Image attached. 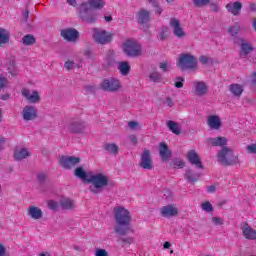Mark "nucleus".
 Returning <instances> with one entry per match:
<instances>
[{
  "label": "nucleus",
  "mask_w": 256,
  "mask_h": 256,
  "mask_svg": "<svg viewBox=\"0 0 256 256\" xmlns=\"http://www.w3.org/2000/svg\"><path fill=\"white\" fill-rule=\"evenodd\" d=\"M114 219L116 221L114 232L120 235V237H125L131 231V212L125 207H116L114 208Z\"/></svg>",
  "instance_id": "nucleus-1"
},
{
  "label": "nucleus",
  "mask_w": 256,
  "mask_h": 256,
  "mask_svg": "<svg viewBox=\"0 0 256 256\" xmlns=\"http://www.w3.org/2000/svg\"><path fill=\"white\" fill-rule=\"evenodd\" d=\"M217 161L220 165L224 167H231L233 165H238L239 155L235 154L233 149L228 146L221 148L217 153Z\"/></svg>",
  "instance_id": "nucleus-2"
},
{
  "label": "nucleus",
  "mask_w": 256,
  "mask_h": 256,
  "mask_svg": "<svg viewBox=\"0 0 256 256\" xmlns=\"http://www.w3.org/2000/svg\"><path fill=\"white\" fill-rule=\"evenodd\" d=\"M87 183L93 185L94 189H91V193L97 195L99 193L98 189H104L109 185V177L103 173H97L89 176Z\"/></svg>",
  "instance_id": "nucleus-3"
},
{
  "label": "nucleus",
  "mask_w": 256,
  "mask_h": 256,
  "mask_svg": "<svg viewBox=\"0 0 256 256\" xmlns=\"http://www.w3.org/2000/svg\"><path fill=\"white\" fill-rule=\"evenodd\" d=\"M197 58L195 56L189 54V53H184V54H179V58L177 61V67L181 69V71H185V69H189L190 71H194V69H197Z\"/></svg>",
  "instance_id": "nucleus-4"
},
{
  "label": "nucleus",
  "mask_w": 256,
  "mask_h": 256,
  "mask_svg": "<svg viewBox=\"0 0 256 256\" xmlns=\"http://www.w3.org/2000/svg\"><path fill=\"white\" fill-rule=\"evenodd\" d=\"M123 49L124 53H126L128 57H140L143 53L141 44L136 40H126L123 45Z\"/></svg>",
  "instance_id": "nucleus-5"
},
{
  "label": "nucleus",
  "mask_w": 256,
  "mask_h": 256,
  "mask_svg": "<svg viewBox=\"0 0 256 256\" xmlns=\"http://www.w3.org/2000/svg\"><path fill=\"white\" fill-rule=\"evenodd\" d=\"M79 17L84 23L88 24H93L95 21H97V13L89 9L88 3L81 4Z\"/></svg>",
  "instance_id": "nucleus-6"
},
{
  "label": "nucleus",
  "mask_w": 256,
  "mask_h": 256,
  "mask_svg": "<svg viewBox=\"0 0 256 256\" xmlns=\"http://www.w3.org/2000/svg\"><path fill=\"white\" fill-rule=\"evenodd\" d=\"M59 163L62 169L71 171V169H75V167L81 163V158L74 156H60Z\"/></svg>",
  "instance_id": "nucleus-7"
},
{
  "label": "nucleus",
  "mask_w": 256,
  "mask_h": 256,
  "mask_svg": "<svg viewBox=\"0 0 256 256\" xmlns=\"http://www.w3.org/2000/svg\"><path fill=\"white\" fill-rule=\"evenodd\" d=\"M93 39L96 41V43H99L100 45H107V43H111L113 41V34L101 30V29H94Z\"/></svg>",
  "instance_id": "nucleus-8"
},
{
  "label": "nucleus",
  "mask_w": 256,
  "mask_h": 256,
  "mask_svg": "<svg viewBox=\"0 0 256 256\" xmlns=\"http://www.w3.org/2000/svg\"><path fill=\"white\" fill-rule=\"evenodd\" d=\"M192 91L196 97H205L209 93V85L203 80H194L192 82Z\"/></svg>",
  "instance_id": "nucleus-9"
},
{
  "label": "nucleus",
  "mask_w": 256,
  "mask_h": 256,
  "mask_svg": "<svg viewBox=\"0 0 256 256\" xmlns=\"http://www.w3.org/2000/svg\"><path fill=\"white\" fill-rule=\"evenodd\" d=\"M100 88L103 91L115 93V91H119V89H121V83L119 82V80L114 78L105 79L104 81H102Z\"/></svg>",
  "instance_id": "nucleus-10"
},
{
  "label": "nucleus",
  "mask_w": 256,
  "mask_h": 256,
  "mask_svg": "<svg viewBox=\"0 0 256 256\" xmlns=\"http://www.w3.org/2000/svg\"><path fill=\"white\" fill-rule=\"evenodd\" d=\"M139 165L142 169H146L151 171L153 169V159L151 158V151L148 149H144L141 156Z\"/></svg>",
  "instance_id": "nucleus-11"
},
{
  "label": "nucleus",
  "mask_w": 256,
  "mask_h": 256,
  "mask_svg": "<svg viewBox=\"0 0 256 256\" xmlns=\"http://www.w3.org/2000/svg\"><path fill=\"white\" fill-rule=\"evenodd\" d=\"M86 127L87 125L85 124V121L81 119H74L69 123L68 131L70 133L81 134V133H85Z\"/></svg>",
  "instance_id": "nucleus-12"
},
{
  "label": "nucleus",
  "mask_w": 256,
  "mask_h": 256,
  "mask_svg": "<svg viewBox=\"0 0 256 256\" xmlns=\"http://www.w3.org/2000/svg\"><path fill=\"white\" fill-rule=\"evenodd\" d=\"M170 27L172 28V33L178 39H182L185 37V31L183 30V26H181V22L177 18H170Z\"/></svg>",
  "instance_id": "nucleus-13"
},
{
  "label": "nucleus",
  "mask_w": 256,
  "mask_h": 256,
  "mask_svg": "<svg viewBox=\"0 0 256 256\" xmlns=\"http://www.w3.org/2000/svg\"><path fill=\"white\" fill-rule=\"evenodd\" d=\"M160 215L161 217H165L166 219H169L171 217H175L179 215V209L175 204H169L166 206H162L160 208Z\"/></svg>",
  "instance_id": "nucleus-14"
},
{
  "label": "nucleus",
  "mask_w": 256,
  "mask_h": 256,
  "mask_svg": "<svg viewBox=\"0 0 256 256\" xmlns=\"http://www.w3.org/2000/svg\"><path fill=\"white\" fill-rule=\"evenodd\" d=\"M61 37L68 41L69 43H75L79 39V31L74 28H66L61 30Z\"/></svg>",
  "instance_id": "nucleus-15"
},
{
  "label": "nucleus",
  "mask_w": 256,
  "mask_h": 256,
  "mask_svg": "<svg viewBox=\"0 0 256 256\" xmlns=\"http://www.w3.org/2000/svg\"><path fill=\"white\" fill-rule=\"evenodd\" d=\"M22 117L24 121H35L38 117V111L35 106H25L22 110Z\"/></svg>",
  "instance_id": "nucleus-16"
},
{
  "label": "nucleus",
  "mask_w": 256,
  "mask_h": 256,
  "mask_svg": "<svg viewBox=\"0 0 256 256\" xmlns=\"http://www.w3.org/2000/svg\"><path fill=\"white\" fill-rule=\"evenodd\" d=\"M226 10L228 13H231L234 17H238V15H241V11L243 9V3L240 1H235V2H229L226 4Z\"/></svg>",
  "instance_id": "nucleus-17"
},
{
  "label": "nucleus",
  "mask_w": 256,
  "mask_h": 256,
  "mask_svg": "<svg viewBox=\"0 0 256 256\" xmlns=\"http://www.w3.org/2000/svg\"><path fill=\"white\" fill-rule=\"evenodd\" d=\"M22 95L25 97L29 103H39L41 101V96H39V92L37 90L29 91V89L23 88Z\"/></svg>",
  "instance_id": "nucleus-18"
},
{
  "label": "nucleus",
  "mask_w": 256,
  "mask_h": 256,
  "mask_svg": "<svg viewBox=\"0 0 256 256\" xmlns=\"http://www.w3.org/2000/svg\"><path fill=\"white\" fill-rule=\"evenodd\" d=\"M187 159L189 163H191V165H195L197 169H203V162H201V158L195 150L188 151Z\"/></svg>",
  "instance_id": "nucleus-19"
},
{
  "label": "nucleus",
  "mask_w": 256,
  "mask_h": 256,
  "mask_svg": "<svg viewBox=\"0 0 256 256\" xmlns=\"http://www.w3.org/2000/svg\"><path fill=\"white\" fill-rule=\"evenodd\" d=\"M26 215L31 219L39 220L43 218V210L37 206H29L26 210Z\"/></svg>",
  "instance_id": "nucleus-20"
},
{
  "label": "nucleus",
  "mask_w": 256,
  "mask_h": 256,
  "mask_svg": "<svg viewBox=\"0 0 256 256\" xmlns=\"http://www.w3.org/2000/svg\"><path fill=\"white\" fill-rule=\"evenodd\" d=\"M242 234L245 239H248L250 241H255L256 239V230L249 226V223L247 222H245L242 226Z\"/></svg>",
  "instance_id": "nucleus-21"
},
{
  "label": "nucleus",
  "mask_w": 256,
  "mask_h": 256,
  "mask_svg": "<svg viewBox=\"0 0 256 256\" xmlns=\"http://www.w3.org/2000/svg\"><path fill=\"white\" fill-rule=\"evenodd\" d=\"M159 155L162 161H169V159H171L172 152L167 143L161 142L159 144Z\"/></svg>",
  "instance_id": "nucleus-22"
},
{
  "label": "nucleus",
  "mask_w": 256,
  "mask_h": 256,
  "mask_svg": "<svg viewBox=\"0 0 256 256\" xmlns=\"http://www.w3.org/2000/svg\"><path fill=\"white\" fill-rule=\"evenodd\" d=\"M136 16L140 25H145V23L151 21V12L149 10L142 8L137 12Z\"/></svg>",
  "instance_id": "nucleus-23"
},
{
  "label": "nucleus",
  "mask_w": 256,
  "mask_h": 256,
  "mask_svg": "<svg viewBox=\"0 0 256 256\" xmlns=\"http://www.w3.org/2000/svg\"><path fill=\"white\" fill-rule=\"evenodd\" d=\"M227 138L223 136H218L214 138H208L209 145H212V147H227Z\"/></svg>",
  "instance_id": "nucleus-24"
},
{
  "label": "nucleus",
  "mask_w": 256,
  "mask_h": 256,
  "mask_svg": "<svg viewBox=\"0 0 256 256\" xmlns=\"http://www.w3.org/2000/svg\"><path fill=\"white\" fill-rule=\"evenodd\" d=\"M241 55H249L255 48L243 38H239Z\"/></svg>",
  "instance_id": "nucleus-25"
},
{
  "label": "nucleus",
  "mask_w": 256,
  "mask_h": 256,
  "mask_svg": "<svg viewBox=\"0 0 256 256\" xmlns=\"http://www.w3.org/2000/svg\"><path fill=\"white\" fill-rule=\"evenodd\" d=\"M207 125L210 129L219 130L221 129V118L217 115H211L207 119Z\"/></svg>",
  "instance_id": "nucleus-26"
},
{
  "label": "nucleus",
  "mask_w": 256,
  "mask_h": 256,
  "mask_svg": "<svg viewBox=\"0 0 256 256\" xmlns=\"http://www.w3.org/2000/svg\"><path fill=\"white\" fill-rule=\"evenodd\" d=\"M27 157H31V152H29L27 148H20L14 151L15 161H23V159H27Z\"/></svg>",
  "instance_id": "nucleus-27"
},
{
  "label": "nucleus",
  "mask_w": 256,
  "mask_h": 256,
  "mask_svg": "<svg viewBox=\"0 0 256 256\" xmlns=\"http://www.w3.org/2000/svg\"><path fill=\"white\" fill-rule=\"evenodd\" d=\"M185 177L189 183H197L201 179V173L193 172L190 168L186 169Z\"/></svg>",
  "instance_id": "nucleus-28"
},
{
  "label": "nucleus",
  "mask_w": 256,
  "mask_h": 256,
  "mask_svg": "<svg viewBox=\"0 0 256 256\" xmlns=\"http://www.w3.org/2000/svg\"><path fill=\"white\" fill-rule=\"evenodd\" d=\"M169 131H171L172 133H174V135H181V125H179V123L173 121V120H169L166 123Z\"/></svg>",
  "instance_id": "nucleus-29"
},
{
  "label": "nucleus",
  "mask_w": 256,
  "mask_h": 256,
  "mask_svg": "<svg viewBox=\"0 0 256 256\" xmlns=\"http://www.w3.org/2000/svg\"><path fill=\"white\" fill-rule=\"evenodd\" d=\"M229 91L234 95V97H241L243 95V85L241 84H231L229 86Z\"/></svg>",
  "instance_id": "nucleus-30"
},
{
  "label": "nucleus",
  "mask_w": 256,
  "mask_h": 256,
  "mask_svg": "<svg viewBox=\"0 0 256 256\" xmlns=\"http://www.w3.org/2000/svg\"><path fill=\"white\" fill-rule=\"evenodd\" d=\"M118 70L120 71L121 75L127 77L131 71V66L129 65V62L122 61L118 63Z\"/></svg>",
  "instance_id": "nucleus-31"
},
{
  "label": "nucleus",
  "mask_w": 256,
  "mask_h": 256,
  "mask_svg": "<svg viewBox=\"0 0 256 256\" xmlns=\"http://www.w3.org/2000/svg\"><path fill=\"white\" fill-rule=\"evenodd\" d=\"M75 177H78V179H82L84 183H87L89 181V176L87 175V172L83 169V167H77L74 170Z\"/></svg>",
  "instance_id": "nucleus-32"
},
{
  "label": "nucleus",
  "mask_w": 256,
  "mask_h": 256,
  "mask_svg": "<svg viewBox=\"0 0 256 256\" xmlns=\"http://www.w3.org/2000/svg\"><path fill=\"white\" fill-rule=\"evenodd\" d=\"M84 3H87L88 7H91L92 9H103L106 5L105 0H88V2Z\"/></svg>",
  "instance_id": "nucleus-33"
},
{
  "label": "nucleus",
  "mask_w": 256,
  "mask_h": 256,
  "mask_svg": "<svg viewBox=\"0 0 256 256\" xmlns=\"http://www.w3.org/2000/svg\"><path fill=\"white\" fill-rule=\"evenodd\" d=\"M60 206L62 209L71 210L75 208V202L69 198H65L60 201Z\"/></svg>",
  "instance_id": "nucleus-34"
},
{
  "label": "nucleus",
  "mask_w": 256,
  "mask_h": 256,
  "mask_svg": "<svg viewBox=\"0 0 256 256\" xmlns=\"http://www.w3.org/2000/svg\"><path fill=\"white\" fill-rule=\"evenodd\" d=\"M104 149L112 155H117V153H119V146H117L115 143H106L104 145Z\"/></svg>",
  "instance_id": "nucleus-35"
},
{
  "label": "nucleus",
  "mask_w": 256,
  "mask_h": 256,
  "mask_svg": "<svg viewBox=\"0 0 256 256\" xmlns=\"http://www.w3.org/2000/svg\"><path fill=\"white\" fill-rule=\"evenodd\" d=\"M5 43H9V31L0 28V47H3Z\"/></svg>",
  "instance_id": "nucleus-36"
},
{
  "label": "nucleus",
  "mask_w": 256,
  "mask_h": 256,
  "mask_svg": "<svg viewBox=\"0 0 256 256\" xmlns=\"http://www.w3.org/2000/svg\"><path fill=\"white\" fill-rule=\"evenodd\" d=\"M35 36L31 35V34H27L22 38V43L23 45L26 46H31V45H35Z\"/></svg>",
  "instance_id": "nucleus-37"
},
{
  "label": "nucleus",
  "mask_w": 256,
  "mask_h": 256,
  "mask_svg": "<svg viewBox=\"0 0 256 256\" xmlns=\"http://www.w3.org/2000/svg\"><path fill=\"white\" fill-rule=\"evenodd\" d=\"M240 29L241 26L239 25V23H235L233 26L229 27L228 33L229 35H231V37H237V35H239Z\"/></svg>",
  "instance_id": "nucleus-38"
},
{
  "label": "nucleus",
  "mask_w": 256,
  "mask_h": 256,
  "mask_svg": "<svg viewBox=\"0 0 256 256\" xmlns=\"http://www.w3.org/2000/svg\"><path fill=\"white\" fill-rule=\"evenodd\" d=\"M149 79L152 83H160L161 79H163V76L161 75V73L153 71L150 73Z\"/></svg>",
  "instance_id": "nucleus-39"
},
{
  "label": "nucleus",
  "mask_w": 256,
  "mask_h": 256,
  "mask_svg": "<svg viewBox=\"0 0 256 256\" xmlns=\"http://www.w3.org/2000/svg\"><path fill=\"white\" fill-rule=\"evenodd\" d=\"M160 41H165L169 37V28L164 27L159 32Z\"/></svg>",
  "instance_id": "nucleus-40"
},
{
  "label": "nucleus",
  "mask_w": 256,
  "mask_h": 256,
  "mask_svg": "<svg viewBox=\"0 0 256 256\" xmlns=\"http://www.w3.org/2000/svg\"><path fill=\"white\" fill-rule=\"evenodd\" d=\"M119 241H120L121 245L129 247V245H131L133 243V241H135V240L133 239V237H126V238L120 237Z\"/></svg>",
  "instance_id": "nucleus-41"
},
{
  "label": "nucleus",
  "mask_w": 256,
  "mask_h": 256,
  "mask_svg": "<svg viewBox=\"0 0 256 256\" xmlns=\"http://www.w3.org/2000/svg\"><path fill=\"white\" fill-rule=\"evenodd\" d=\"M201 207L203 211H206V213H211V211H213V205H211V202L209 201L202 203Z\"/></svg>",
  "instance_id": "nucleus-42"
},
{
  "label": "nucleus",
  "mask_w": 256,
  "mask_h": 256,
  "mask_svg": "<svg viewBox=\"0 0 256 256\" xmlns=\"http://www.w3.org/2000/svg\"><path fill=\"white\" fill-rule=\"evenodd\" d=\"M211 0H193L195 7H205L209 5Z\"/></svg>",
  "instance_id": "nucleus-43"
},
{
  "label": "nucleus",
  "mask_w": 256,
  "mask_h": 256,
  "mask_svg": "<svg viewBox=\"0 0 256 256\" xmlns=\"http://www.w3.org/2000/svg\"><path fill=\"white\" fill-rule=\"evenodd\" d=\"M184 83H185V78L177 77L174 83V87H176V89H181L183 88Z\"/></svg>",
  "instance_id": "nucleus-44"
},
{
  "label": "nucleus",
  "mask_w": 256,
  "mask_h": 256,
  "mask_svg": "<svg viewBox=\"0 0 256 256\" xmlns=\"http://www.w3.org/2000/svg\"><path fill=\"white\" fill-rule=\"evenodd\" d=\"M47 205L52 211H57V209H59V203L55 202V200H49Z\"/></svg>",
  "instance_id": "nucleus-45"
},
{
  "label": "nucleus",
  "mask_w": 256,
  "mask_h": 256,
  "mask_svg": "<svg viewBox=\"0 0 256 256\" xmlns=\"http://www.w3.org/2000/svg\"><path fill=\"white\" fill-rule=\"evenodd\" d=\"M173 167L174 169H183V167H185V162H183V160H174Z\"/></svg>",
  "instance_id": "nucleus-46"
},
{
  "label": "nucleus",
  "mask_w": 256,
  "mask_h": 256,
  "mask_svg": "<svg viewBox=\"0 0 256 256\" xmlns=\"http://www.w3.org/2000/svg\"><path fill=\"white\" fill-rule=\"evenodd\" d=\"M9 73L10 75H12V77H17V68L15 67V64H10L8 67Z\"/></svg>",
  "instance_id": "nucleus-47"
},
{
  "label": "nucleus",
  "mask_w": 256,
  "mask_h": 256,
  "mask_svg": "<svg viewBox=\"0 0 256 256\" xmlns=\"http://www.w3.org/2000/svg\"><path fill=\"white\" fill-rule=\"evenodd\" d=\"M73 65H75V62H73L72 60H67L64 63V67L65 69H67L68 71H71V69H73Z\"/></svg>",
  "instance_id": "nucleus-48"
},
{
  "label": "nucleus",
  "mask_w": 256,
  "mask_h": 256,
  "mask_svg": "<svg viewBox=\"0 0 256 256\" xmlns=\"http://www.w3.org/2000/svg\"><path fill=\"white\" fill-rule=\"evenodd\" d=\"M246 151L248 153H251V154H255L256 153V143L252 144V145H248L246 147Z\"/></svg>",
  "instance_id": "nucleus-49"
},
{
  "label": "nucleus",
  "mask_w": 256,
  "mask_h": 256,
  "mask_svg": "<svg viewBox=\"0 0 256 256\" xmlns=\"http://www.w3.org/2000/svg\"><path fill=\"white\" fill-rule=\"evenodd\" d=\"M106 63L109 67L115 63V58L112 55L106 57Z\"/></svg>",
  "instance_id": "nucleus-50"
},
{
  "label": "nucleus",
  "mask_w": 256,
  "mask_h": 256,
  "mask_svg": "<svg viewBox=\"0 0 256 256\" xmlns=\"http://www.w3.org/2000/svg\"><path fill=\"white\" fill-rule=\"evenodd\" d=\"M37 179H38L39 183H45V180L47 179V174L40 173V174H38Z\"/></svg>",
  "instance_id": "nucleus-51"
},
{
  "label": "nucleus",
  "mask_w": 256,
  "mask_h": 256,
  "mask_svg": "<svg viewBox=\"0 0 256 256\" xmlns=\"http://www.w3.org/2000/svg\"><path fill=\"white\" fill-rule=\"evenodd\" d=\"M96 256H109V253L105 249H98L96 250Z\"/></svg>",
  "instance_id": "nucleus-52"
},
{
  "label": "nucleus",
  "mask_w": 256,
  "mask_h": 256,
  "mask_svg": "<svg viewBox=\"0 0 256 256\" xmlns=\"http://www.w3.org/2000/svg\"><path fill=\"white\" fill-rule=\"evenodd\" d=\"M212 223L214 225H223V219L219 217H213L212 218Z\"/></svg>",
  "instance_id": "nucleus-53"
},
{
  "label": "nucleus",
  "mask_w": 256,
  "mask_h": 256,
  "mask_svg": "<svg viewBox=\"0 0 256 256\" xmlns=\"http://www.w3.org/2000/svg\"><path fill=\"white\" fill-rule=\"evenodd\" d=\"M129 129H137L139 127V122L137 121H129L128 122Z\"/></svg>",
  "instance_id": "nucleus-54"
},
{
  "label": "nucleus",
  "mask_w": 256,
  "mask_h": 256,
  "mask_svg": "<svg viewBox=\"0 0 256 256\" xmlns=\"http://www.w3.org/2000/svg\"><path fill=\"white\" fill-rule=\"evenodd\" d=\"M128 139L132 145H137V143L139 142V140L137 139V136L135 135L128 136Z\"/></svg>",
  "instance_id": "nucleus-55"
},
{
  "label": "nucleus",
  "mask_w": 256,
  "mask_h": 256,
  "mask_svg": "<svg viewBox=\"0 0 256 256\" xmlns=\"http://www.w3.org/2000/svg\"><path fill=\"white\" fill-rule=\"evenodd\" d=\"M199 61L202 65H207L209 63V57L202 55L199 57Z\"/></svg>",
  "instance_id": "nucleus-56"
},
{
  "label": "nucleus",
  "mask_w": 256,
  "mask_h": 256,
  "mask_svg": "<svg viewBox=\"0 0 256 256\" xmlns=\"http://www.w3.org/2000/svg\"><path fill=\"white\" fill-rule=\"evenodd\" d=\"M159 68L163 71V73H167L169 69L167 68V62H161L159 64Z\"/></svg>",
  "instance_id": "nucleus-57"
},
{
  "label": "nucleus",
  "mask_w": 256,
  "mask_h": 256,
  "mask_svg": "<svg viewBox=\"0 0 256 256\" xmlns=\"http://www.w3.org/2000/svg\"><path fill=\"white\" fill-rule=\"evenodd\" d=\"M7 255V248H5V245L0 242V256H5Z\"/></svg>",
  "instance_id": "nucleus-58"
},
{
  "label": "nucleus",
  "mask_w": 256,
  "mask_h": 256,
  "mask_svg": "<svg viewBox=\"0 0 256 256\" xmlns=\"http://www.w3.org/2000/svg\"><path fill=\"white\" fill-rule=\"evenodd\" d=\"M7 83H8L7 78L0 76V89H3V87H6Z\"/></svg>",
  "instance_id": "nucleus-59"
},
{
  "label": "nucleus",
  "mask_w": 256,
  "mask_h": 256,
  "mask_svg": "<svg viewBox=\"0 0 256 256\" xmlns=\"http://www.w3.org/2000/svg\"><path fill=\"white\" fill-rule=\"evenodd\" d=\"M153 7H155L156 15H161V13H163V8H161V6H159V3H157L156 6H153Z\"/></svg>",
  "instance_id": "nucleus-60"
},
{
  "label": "nucleus",
  "mask_w": 256,
  "mask_h": 256,
  "mask_svg": "<svg viewBox=\"0 0 256 256\" xmlns=\"http://www.w3.org/2000/svg\"><path fill=\"white\" fill-rule=\"evenodd\" d=\"M166 104L168 105V107H173V105H175L173 99L169 96L166 97Z\"/></svg>",
  "instance_id": "nucleus-61"
},
{
  "label": "nucleus",
  "mask_w": 256,
  "mask_h": 256,
  "mask_svg": "<svg viewBox=\"0 0 256 256\" xmlns=\"http://www.w3.org/2000/svg\"><path fill=\"white\" fill-rule=\"evenodd\" d=\"M7 142V139L5 137L0 136V151H3V145Z\"/></svg>",
  "instance_id": "nucleus-62"
},
{
  "label": "nucleus",
  "mask_w": 256,
  "mask_h": 256,
  "mask_svg": "<svg viewBox=\"0 0 256 256\" xmlns=\"http://www.w3.org/2000/svg\"><path fill=\"white\" fill-rule=\"evenodd\" d=\"M22 17L24 21H27V19H29V10H25L22 14Z\"/></svg>",
  "instance_id": "nucleus-63"
},
{
  "label": "nucleus",
  "mask_w": 256,
  "mask_h": 256,
  "mask_svg": "<svg viewBox=\"0 0 256 256\" xmlns=\"http://www.w3.org/2000/svg\"><path fill=\"white\" fill-rule=\"evenodd\" d=\"M216 187L215 186H209L208 188H207V191H208V193H215V191H216Z\"/></svg>",
  "instance_id": "nucleus-64"
}]
</instances>
